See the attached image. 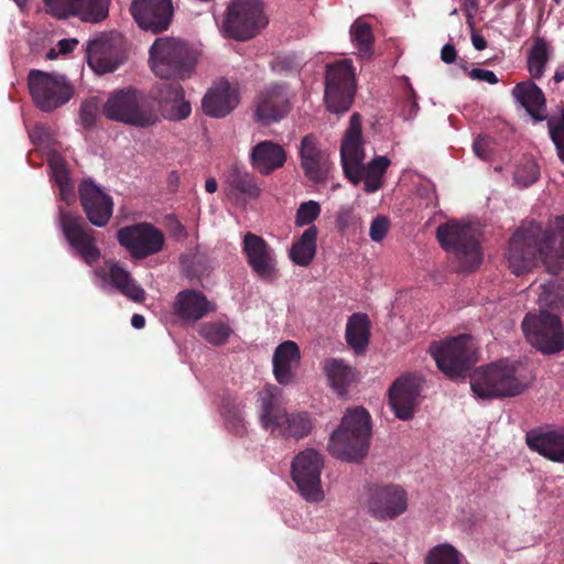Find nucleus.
Returning <instances> with one entry per match:
<instances>
[{"mask_svg":"<svg viewBox=\"0 0 564 564\" xmlns=\"http://www.w3.org/2000/svg\"><path fill=\"white\" fill-rule=\"evenodd\" d=\"M556 230L562 231L561 251H553L555 232L543 230L535 223L522 225L509 242L507 259L510 269L517 275L531 270L542 261L547 271L557 274L564 268V217L555 220Z\"/></svg>","mask_w":564,"mask_h":564,"instance_id":"f257e3e1","label":"nucleus"},{"mask_svg":"<svg viewBox=\"0 0 564 564\" xmlns=\"http://www.w3.org/2000/svg\"><path fill=\"white\" fill-rule=\"evenodd\" d=\"M101 110L108 120L139 129L160 122V113L151 97L132 87L110 93Z\"/></svg>","mask_w":564,"mask_h":564,"instance_id":"f03ea898","label":"nucleus"},{"mask_svg":"<svg viewBox=\"0 0 564 564\" xmlns=\"http://www.w3.org/2000/svg\"><path fill=\"white\" fill-rule=\"evenodd\" d=\"M371 436L370 415L362 408L348 410L328 443L329 453L347 462L362 459L369 449Z\"/></svg>","mask_w":564,"mask_h":564,"instance_id":"7ed1b4c3","label":"nucleus"},{"mask_svg":"<svg viewBox=\"0 0 564 564\" xmlns=\"http://www.w3.org/2000/svg\"><path fill=\"white\" fill-rule=\"evenodd\" d=\"M470 388L478 399L487 400L520 394L527 386L512 365L499 361L477 368L470 376Z\"/></svg>","mask_w":564,"mask_h":564,"instance_id":"20e7f679","label":"nucleus"},{"mask_svg":"<svg viewBox=\"0 0 564 564\" xmlns=\"http://www.w3.org/2000/svg\"><path fill=\"white\" fill-rule=\"evenodd\" d=\"M479 229L469 223L452 220L436 229L440 245L454 253L462 262L463 270H473L481 262Z\"/></svg>","mask_w":564,"mask_h":564,"instance_id":"39448f33","label":"nucleus"},{"mask_svg":"<svg viewBox=\"0 0 564 564\" xmlns=\"http://www.w3.org/2000/svg\"><path fill=\"white\" fill-rule=\"evenodd\" d=\"M149 55L151 69L161 78L185 79L195 66L187 46L174 37L156 39Z\"/></svg>","mask_w":564,"mask_h":564,"instance_id":"423d86ee","label":"nucleus"},{"mask_svg":"<svg viewBox=\"0 0 564 564\" xmlns=\"http://www.w3.org/2000/svg\"><path fill=\"white\" fill-rule=\"evenodd\" d=\"M28 87L35 106L45 112L67 104L74 95V87L66 76L54 72L30 70Z\"/></svg>","mask_w":564,"mask_h":564,"instance_id":"0eeeda50","label":"nucleus"},{"mask_svg":"<svg viewBox=\"0 0 564 564\" xmlns=\"http://www.w3.org/2000/svg\"><path fill=\"white\" fill-rule=\"evenodd\" d=\"M430 351L438 369L452 379L464 376L470 366L476 362V348L468 335L433 343Z\"/></svg>","mask_w":564,"mask_h":564,"instance_id":"6e6552de","label":"nucleus"},{"mask_svg":"<svg viewBox=\"0 0 564 564\" xmlns=\"http://www.w3.org/2000/svg\"><path fill=\"white\" fill-rule=\"evenodd\" d=\"M267 23L262 0H231L227 7L223 29L230 37L248 40Z\"/></svg>","mask_w":564,"mask_h":564,"instance_id":"1a4fd4ad","label":"nucleus"},{"mask_svg":"<svg viewBox=\"0 0 564 564\" xmlns=\"http://www.w3.org/2000/svg\"><path fill=\"white\" fill-rule=\"evenodd\" d=\"M522 329L528 341L543 354H556L564 348V330L556 314L529 313Z\"/></svg>","mask_w":564,"mask_h":564,"instance_id":"9d476101","label":"nucleus"},{"mask_svg":"<svg viewBox=\"0 0 564 564\" xmlns=\"http://www.w3.org/2000/svg\"><path fill=\"white\" fill-rule=\"evenodd\" d=\"M323 468L324 459L313 448L302 451L292 462V478L303 498L308 502H319L325 498L321 484Z\"/></svg>","mask_w":564,"mask_h":564,"instance_id":"9b49d317","label":"nucleus"},{"mask_svg":"<svg viewBox=\"0 0 564 564\" xmlns=\"http://www.w3.org/2000/svg\"><path fill=\"white\" fill-rule=\"evenodd\" d=\"M355 94V75L349 61H339L327 67L325 102L334 113L348 111Z\"/></svg>","mask_w":564,"mask_h":564,"instance_id":"f8f14e48","label":"nucleus"},{"mask_svg":"<svg viewBox=\"0 0 564 564\" xmlns=\"http://www.w3.org/2000/svg\"><path fill=\"white\" fill-rule=\"evenodd\" d=\"M118 241L133 259H145L163 250V232L149 223L127 226L118 231Z\"/></svg>","mask_w":564,"mask_h":564,"instance_id":"ddd939ff","label":"nucleus"},{"mask_svg":"<svg viewBox=\"0 0 564 564\" xmlns=\"http://www.w3.org/2000/svg\"><path fill=\"white\" fill-rule=\"evenodd\" d=\"M88 65L97 74L116 70L124 61L123 41L120 35H104L90 41L86 47Z\"/></svg>","mask_w":564,"mask_h":564,"instance_id":"4468645a","label":"nucleus"},{"mask_svg":"<svg viewBox=\"0 0 564 564\" xmlns=\"http://www.w3.org/2000/svg\"><path fill=\"white\" fill-rule=\"evenodd\" d=\"M242 252L252 272L261 280L272 282L278 278L275 252L261 236L247 232L242 239Z\"/></svg>","mask_w":564,"mask_h":564,"instance_id":"2eb2a0df","label":"nucleus"},{"mask_svg":"<svg viewBox=\"0 0 564 564\" xmlns=\"http://www.w3.org/2000/svg\"><path fill=\"white\" fill-rule=\"evenodd\" d=\"M61 227L70 247L89 265L100 258L95 231L85 226L80 216L61 213Z\"/></svg>","mask_w":564,"mask_h":564,"instance_id":"dca6fc26","label":"nucleus"},{"mask_svg":"<svg viewBox=\"0 0 564 564\" xmlns=\"http://www.w3.org/2000/svg\"><path fill=\"white\" fill-rule=\"evenodd\" d=\"M366 508L379 521L395 519L408 509V494L399 486L376 487L369 492Z\"/></svg>","mask_w":564,"mask_h":564,"instance_id":"f3484780","label":"nucleus"},{"mask_svg":"<svg viewBox=\"0 0 564 564\" xmlns=\"http://www.w3.org/2000/svg\"><path fill=\"white\" fill-rule=\"evenodd\" d=\"M291 91L283 84H272L259 91L254 99V116L258 121L269 124L285 117L291 108Z\"/></svg>","mask_w":564,"mask_h":564,"instance_id":"a211bd4d","label":"nucleus"},{"mask_svg":"<svg viewBox=\"0 0 564 564\" xmlns=\"http://www.w3.org/2000/svg\"><path fill=\"white\" fill-rule=\"evenodd\" d=\"M420 392L421 381L415 376L405 373L392 382L388 391L389 405L398 419L408 421L413 417Z\"/></svg>","mask_w":564,"mask_h":564,"instance_id":"6ab92c4d","label":"nucleus"},{"mask_svg":"<svg viewBox=\"0 0 564 564\" xmlns=\"http://www.w3.org/2000/svg\"><path fill=\"white\" fill-rule=\"evenodd\" d=\"M162 118L178 121L186 119L192 111L189 101L185 98L182 85L177 83H162L155 86L153 96H150Z\"/></svg>","mask_w":564,"mask_h":564,"instance_id":"aec40b11","label":"nucleus"},{"mask_svg":"<svg viewBox=\"0 0 564 564\" xmlns=\"http://www.w3.org/2000/svg\"><path fill=\"white\" fill-rule=\"evenodd\" d=\"M130 10L141 29L154 33L169 28L174 11L172 0H133Z\"/></svg>","mask_w":564,"mask_h":564,"instance_id":"412c9836","label":"nucleus"},{"mask_svg":"<svg viewBox=\"0 0 564 564\" xmlns=\"http://www.w3.org/2000/svg\"><path fill=\"white\" fill-rule=\"evenodd\" d=\"M78 191L88 220L94 226L105 227L112 215V198L91 181H84Z\"/></svg>","mask_w":564,"mask_h":564,"instance_id":"4be33fe9","label":"nucleus"},{"mask_svg":"<svg viewBox=\"0 0 564 564\" xmlns=\"http://www.w3.org/2000/svg\"><path fill=\"white\" fill-rule=\"evenodd\" d=\"M340 156L346 177H357V167L364 163L366 158L361 138V121L358 113L350 117L349 128L341 141Z\"/></svg>","mask_w":564,"mask_h":564,"instance_id":"5701e85b","label":"nucleus"},{"mask_svg":"<svg viewBox=\"0 0 564 564\" xmlns=\"http://www.w3.org/2000/svg\"><path fill=\"white\" fill-rule=\"evenodd\" d=\"M525 442L544 458L564 464V427L532 430L527 433Z\"/></svg>","mask_w":564,"mask_h":564,"instance_id":"b1692460","label":"nucleus"},{"mask_svg":"<svg viewBox=\"0 0 564 564\" xmlns=\"http://www.w3.org/2000/svg\"><path fill=\"white\" fill-rule=\"evenodd\" d=\"M96 274L108 281L122 295L135 303H142L145 299V291L132 278L130 272L118 262L108 261L104 267L96 270Z\"/></svg>","mask_w":564,"mask_h":564,"instance_id":"393cba45","label":"nucleus"},{"mask_svg":"<svg viewBox=\"0 0 564 564\" xmlns=\"http://www.w3.org/2000/svg\"><path fill=\"white\" fill-rule=\"evenodd\" d=\"M239 104V91L228 82L215 84L205 94L202 107L204 112L214 118H221L232 111Z\"/></svg>","mask_w":564,"mask_h":564,"instance_id":"a878e982","label":"nucleus"},{"mask_svg":"<svg viewBox=\"0 0 564 564\" xmlns=\"http://www.w3.org/2000/svg\"><path fill=\"white\" fill-rule=\"evenodd\" d=\"M301 166L305 175L313 182H323L329 172L328 155L322 151L313 135L303 138L300 148Z\"/></svg>","mask_w":564,"mask_h":564,"instance_id":"bb28decb","label":"nucleus"},{"mask_svg":"<svg viewBox=\"0 0 564 564\" xmlns=\"http://www.w3.org/2000/svg\"><path fill=\"white\" fill-rule=\"evenodd\" d=\"M173 311L185 322H197L209 313L216 311V305L195 290H184L177 293L173 303Z\"/></svg>","mask_w":564,"mask_h":564,"instance_id":"cd10ccee","label":"nucleus"},{"mask_svg":"<svg viewBox=\"0 0 564 564\" xmlns=\"http://www.w3.org/2000/svg\"><path fill=\"white\" fill-rule=\"evenodd\" d=\"M301 361V351L293 340L281 343L272 357L273 375L280 384L293 382Z\"/></svg>","mask_w":564,"mask_h":564,"instance_id":"c85d7f7f","label":"nucleus"},{"mask_svg":"<svg viewBox=\"0 0 564 564\" xmlns=\"http://www.w3.org/2000/svg\"><path fill=\"white\" fill-rule=\"evenodd\" d=\"M227 196L234 199L251 200L261 196L262 189L256 176L249 171L232 165L225 175Z\"/></svg>","mask_w":564,"mask_h":564,"instance_id":"c756f323","label":"nucleus"},{"mask_svg":"<svg viewBox=\"0 0 564 564\" xmlns=\"http://www.w3.org/2000/svg\"><path fill=\"white\" fill-rule=\"evenodd\" d=\"M286 161V152L278 143L265 140L256 144L250 153L252 167L261 175H269L282 167Z\"/></svg>","mask_w":564,"mask_h":564,"instance_id":"7c9ffc66","label":"nucleus"},{"mask_svg":"<svg viewBox=\"0 0 564 564\" xmlns=\"http://www.w3.org/2000/svg\"><path fill=\"white\" fill-rule=\"evenodd\" d=\"M391 161L384 155L375 156L368 164L357 167V177H347L354 185L362 183L366 193L379 191L383 185V176Z\"/></svg>","mask_w":564,"mask_h":564,"instance_id":"2f4dec72","label":"nucleus"},{"mask_svg":"<svg viewBox=\"0 0 564 564\" xmlns=\"http://www.w3.org/2000/svg\"><path fill=\"white\" fill-rule=\"evenodd\" d=\"M323 372L329 387L340 397L346 395L348 387L358 379L357 370L339 358L326 359L323 362Z\"/></svg>","mask_w":564,"mask_h":564,"instance_id":"473e14b6","label":"nucleus"},{"mask_svg":"<svg viewBox=\"0 0 564 564\" xmlns=\"http://www.w3.org/2000/svg\"><path fill=\"white\" fill-rule=\"evenodd\" d=\"M512 95L534 119H544L545 98L542 90L533 82L525 80L517 84L512 89Z\"/></svg>","mask_w":564,"mask_h":564,"instance_id":"72a5a7b5","label":"nucleus"},{"mask_svg":"<svg viewBox=\"0 0 564 564\" xmlns=\"http://www.w3.org/2000/svg\"><path fill=\"white\" fill-rule=\"evenodd\" d=\"M275 420L280 424L268 430L272 434H279L283 437L302 438L310 434L312 430V421L306 413H286L284 410L275 414Z\"/></svg>","mask_w":564,"mask_h":564,"instance_id":"f704fd0d","label":"nucleus"},{"mask_svg":"<svg viewBox=\"0 0 564 564\" xmlns=\"http://www.w3.org/2000/svg\"><path fill=\"white\" fill-rule=\"evenodd\" d=\"M318 230L316 226H310L293 242L289 257L296 265L307 267L316 254V240Z\"/></svg>","mask_w":564,"mask_h":564,"instance_id":"c9c22d12","label":"nucleus"},{"mask_svg":"<svg viewBox=\"0 0 564 564\" xmlns=\"http://www.w3.org/2000/svg\"><path fill=\"white\" fill-rule=\"evenodd\" d=\"M370 321L366 314H352L346 325V340L356 354L365 351L369 343Z\"/></svg>","mask_w":564,"mask_h":564,"instance_id":"e433bc0d","label":"nucleus"},{"mask_svg":"<svg viewBox=\"0 0 564 564\" xmlns=\"http://www.w3.org/2000/svg\"><path fill=\"white\" fill-rule=\"evenodd\" d=\"M538 297L540 313L556 314L560 318L564 314V285L557 282H547L540 285Z\"/></svg>","mask_w":564,"mask_h":564,"instance_id":"4c0bfd02","label":"nucleus"},{"mask_svg":"<svg viewBox=\"0 0 564 564\" xmlns=\"http://www.w3.org/2000/svg\"><path fill=\"white\" fill-rule=\"evenodd\" d=\"M350 39L358 50L360 57H370L372 54L373 33L371 25L365 18H358L350 26Z\"/></svg>","mask_w":564,"mask_h":564,"instance_id":"58836bf2","label":"nucleus"},{"mask_svg":"<svg viewBox=\"0 0 564 564\" xmlns=\"http://www.w3.org/2000/svg\"><path fill=\"white\" fill-rule=\"evenodd\" d=\"M280 394V389L272 384L265 386L259 394L262 408L261 423L264 429L274 427L280 424V422L275 420V414L283 411L275 408Z\"/></svg>","mask_w":564,"mask_h":564,"instance_id":"ea45409f","label":"nucleus"},{"mask_svg":"<svg viewBox=\"0 0 564 564\" xmlns=\"http://www.w3.org/2000/svg\"><path fill=\"white\" fill-rule=\"evenodd\" d=\"M199 336L213 346H224L234 334V329L228 322L213 321L198 326Z\"/></svg>","mask_w":564,"mask_h":564,"instance_id":"a19ab883","label":"nucleus"},{"mask_svg":"<svg viewBox=\"0 0 564 564\" xmlns=\"http://www.w3.org/2000/svg\"><path fill=\"white\" fill-rule=\"evenodd\" d=\"M551 47L544 39H536L528 55V69L532 77L541 78L550 59Z\"/></svg>","mask_w":564,"mask_h":564,"instance_id":"79ce46f5","label":"nucleus"},{"mask_svg":"<svg viewBox=\"0 0 564 564\" xmlns=\"http://www.w3.org/2000/svg\"><path fill=\"white\" fill-rule=\"evenodd\" d=\"M50 167L56 184L59 187L61 197L66 202L70 203L74 197L73 185L69 181L68 171L65 161L57 154H53L50 158Z\"/></svg>","mask_w":564,"mask_h":564,"instance_id":"37998d69","label":"nucleus"},{"mask_svg":"<svg viewBox=\"0 0 564 564\" xmlns=\"http://www.w3.org/2000/svg\"><path fill=\"white\" fill-rule=\"evenodd\" d=\"M464 555L452 544L441 543L429 550L424 564H462Z\"/></svg>","mask_w":564,"mask_h":564,"instance_id":"c03bdc74","label":"nucleus"},{"mask_svg":"<svg viewBox=\"0 0 564 564\" xmlns=\"http://www.w3.org/2000/svg\"><path fill=\"white\" fill-rule=\"evenodd\" d=\"M110 0H79L76 15L88 22H99L108 15Z\"/></svg>","mask_w":564,"mask_h":564,"instance_id":"a18cd8bd","label":"nucleus"},{"mask_svg":"<svg viewBox=\"0 0 564 564\" xmlns=\"http://www.w3.org/2000/svg\"><path fill=\"white\" fill-rule=\"evenodd\" d=\"M540 176V167L532 158H524L517 166L514 181L520 187L534 184Z\"/></svg>","mask_w":564,"mask_h":564,"instance_id":"49530a36","label":"nucleus"},{"mask_svg":"<svg viewBox=\"0 0 564 564\" xmlns=\"http://www.w3.org/2000/svg\"><path fill=\"white\" fill-rule=\"evenodd\" d=\"M547 126L557 155L564 163V110L558 116H552L547 121Z\"/></svg>","mask_w":564,"mask_h":564,"instance_id":"de8ad7c7","label":"nucleus"},{"mask_svg":"<svg viewBox=\"0 0 564 564\" xmlns=\"http://www.w3.org/2000/svg\"><path fill=\"white\" fill-rule=\"evenodd\" d=\"M79 0H44L47 13L62 19L76 15Z\"/></svg>","mask_w":564,"mask_h":564,"instance_id":"09e8293b","label":"nucleus"},{"mask_svg":"<svg viewBox=\"0 0 564 564\" xmlns=\"http://www.w3.org/2000/svg\"><path fill=\"white\" fill-rule=\"evenodd\" d=\"M321 214V205L315 200H307L300 204L296 214L294 224L296 227L303 226H313L315 219Z\"/></svg>","mask_w":564,"mask_h":564,"instance_id":"8fccbe9b","label":"nucleus"},{"mask_svg":"<svg viewBox=\"0 0 564 564\" xmlns=\"http://www.w3.org/2000/svg\"><path fill=\"white\" fill-rule=\"evenodd\" d=\"M389 219L384 216H377L369 229V236L372 241L380 242L389 230Z\"/></svg>","mask_w":564,"mask_h":564,"instance_id":"3c124183","label":"nucleus"},{"mask_svg":"<svg viewBox=\"0 0 564 564\" xmlns=\"http://www.w3.org/2000/svg\"><path fill=\"white\" fill-rule=\"evenodd\" d=\"M468 75L473 80L485 82L490 85H495L498 83L497 75L489 69L473 68L471 70L468 72Z\"/></svg>","mask_w":564,"mask_h":564,"instance_id":"603ef678","label":"nucleus"},{"mask_svg":"<svg viewBox=\"0 0 564 564\" xmlns=\"http://www.w3.org/2000/svg\"><path fill=\"white\" fill-rule=\"evenodd\" d=\"M96 110L91 105H83L80 109V120L85 127H91L95 123Z\"/></svg>","mask_w":564,"mask_h":564,"instance_id":"864d4df0","label":"nucleus"},{"mask_svg":"<svg viewBox=\"0 0 564 564\" xmlns=\"http://www.w3.org/2000/svg\"><path fill=\"white\" fill-rule=\"evenodd\" d=\"M489 139L487 138H477L473 144V149L475 154L480 159H487L488 150H489Z\"/></svg>","mask_w":564,"mask_h":564,"instance_id":"5fc2aeb1","label":"nucleus"},{"mask_svg":"<svg viewBox=\"0 0 564 564\" xmlns=\"http://www.w3.org/2000/svg\"><path fill=\"white\" fill-rule=\"evenodd\" d=\"M352 219V209L350 207L341 208L337 215V223L340 229H345L349 226Z\"/></svg>","mask_w":564,"mask_h":564,"instance_id":"6e6d98bb","label":"nucleus"},{"mask_svg":"<svg viewBox=\"0 0 564 564\" xmlns=\"http://www.w3.org/2000/svg\"><path fill=\"white\" fill-rule=\"evenodd\" d=\"M441 58L444 63L451 64L456 58V50L452 44H445L441 50Z\"/></svg>","mask_w":564,"mask_h":564,"instance_id":"4d7b16f0","label":"nucleus"},{"mask_svg":"<svg viewBox=\"0 0 564 564\" xmlns=\"http://www.w3.org/2000/svg\"><path fill=\"white\" fill-rule=\"evenodd\" d=\"M272 68H273V70H275L278 73H282L284 70L293 69L294 66H293L292 61L285 57V58H276L272 63Z\"/></svg>","mask_w":564,"mask_h":564,"instance_id":"13d9d810","label":"nucleus"},{"mask_svg":"<svg viewBox=\"0 0 564 564\" xmlns=\"http://www.w3.org/2000/svg\"><path fill=\"white\" fill-rule=\"evenodd\" d=\"M77 44L78 41L76 39H63L58 42V48L61 53L67 54L70 53Z\"/></svg>","mask_w":564,"mask_h":564,"instance_id":"bf43d9fd","label":"nucleus"},{"mask_svg":"<svg viewBox=\"0 0 564 564\" xmlns=\"http://www.w3.org/2000/svg\"><path fill=\"white\" fill-rule=\"evenodd\" d=\"M471 42H473L474 47L477 51H482L487 46L486 40L481 35H479L477 33H473L471 34Z\"/></svg>","mask_w":564,"mask_h":564,"instance_id":"052dcab7","label":"nucleus"},{"mask_svg":"<svg viewBox=\"0 0 564 564\" xmlns=\"http://www.w3.org/2000/svg\"><path fill=\"white\" fill-rule=\"evenodd\" d=\"M131 325L137 329H141L145 325V318L140 314H134L131 318Z\"/></svg>","mask_w":564,"mask_h":564,"instance_id":"680f3d73","label":"nucleus"},{"mask_svg":"<svg viewBox=\"0 0 564 564\" xmlns=\"http://www.w3.org/2000/svg\"><path fill=\"white\" fill-rule=\"evenodd\" d=\"M218 184L217 181L214 177H209L205 182V189L206 192L213 194L217 191Z\"/></svg>","mask_w":564,"mask_h":564,"instance_id":"e2e57ef3","label":"nucleus"},{"mask_svg":"<svg viewBox=\"0 0 564 564\" xmlns=\"http://www.w3.org/2000/svg\"><path fill=\"white\" fill-rule=\"evenodd\" d=\"M553 79L554 82L556 83H561L564 80V66L563 67H558L555 73H554V76H553Z\"/></svg>","mask_w":564,"mask_h":564,"instance_id":"0e129e2a","label":"nucleus"},{"mask_svg":"<svg viewBox=\"0 0 564 564\" xmlns=\"http://www.w3.org/2000/svg\"><path fill=\"white\" fill-rule=\"evenodd\" d=\"M45 131L43 127H36L34 131L31 133V138L34 140L35 138H40V135Z\"/></svg>","mask_w":564,"mask_h":564,"instance_id":"69168bd1","label":"nucleus"},{"mask_svg":"<svg viewBox=\"0 0 564 564\" xmlns=\"http://www.w3.org/2000/svg\"><path fill=\"white\" fill-rule=\"evenodd\" d=\"M20 8H24L29 0H14Z\"/></svg>","mask_w":564,"mask_h":564,"instance_id":"338daca9","label":"nucleus"},{"mask_svg":"<svg viewBox=\"0 0 564 564\" xmlns=\"http://www.w3.org/2000/svg\"><path fill=\"white\" fill-rule=\"evenodd\" d=\"M416 108H417V105H416L415 102H413V104L411 105V109H410V110H411V112L415 113V112H416Z\"/></svg>","mask_w":564,"mask_h":564,"instance_id":"774afa93","label":"nucleus"}]
</instances>
